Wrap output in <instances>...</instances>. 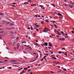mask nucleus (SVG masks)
<instances>
[{
	"instance_id": "nucleus-55",
	"label": "nucleus",
	"mask_w": 74,
	"mask_h": 74,
	"mask_svg": "<svg viewBox=\"0 0 74 74\" xmlns=\"http://www.w3.org/2000/svg\"><path fill=\"white\" fill-rule=\"evenodd\" d=\"M8 69H12V67H8Z\"/></svg>"
},
{
	"instance_id": "nucleus-29",
	"label": "nucleus",
	"mask_w": 74,
	"mask_h": 74,
	"mask_svg": "<svg viewBox=\"0 0 74 74\" xmlns=\"http://www.w3.org/2000/svg\"><path fill=\"white\" fill-rule=\"evenodd\" d=\"M23 52H24V53H27V52H26V51H23Z\"/></svg>"
},
{
	"instance_id": "nucleus-14",
	"label": "nucleus",
	"mask_w": 74,
	"mask_h": 74,
	"mask_svg": "<svg viewBox=\"0 0 74 74\" xmlns=\"http://www.w3.org/2000/svg\"><path fill=\"white\" fill-rule=\"evenodd\" d=\"M69 7H70V8H73V6H71V5H69Z\"/></svg>"
},
{
	"instance_id": "nucleus-12",
	"label": "nucleus",
	"mask_w": 74,
	"mask_h": 74,
	"mask_svg": "<svg viewBox=\"0 0 74 74\" xmlns=\"http://www.w3.org/2000/svg\"><path fill=\"white\" fill-rule=\"evenodd\" d=\"M23 69V68H20V69H18V71H21V70H22Z\"/></svg>"
},
{
	"instance_id": "nucleus-64",
	"label": "nucleus",
	"mask_w": 74,
	"mask_h": 74,
	"mask_svg": "<svg viewBox=\"0 0 74 74\" xmlns=\"http://www.w3.org/2000/svg\"><path fill=\"white\" fill-rule=\"evenodd\" d=\"M20 74H23V73L22 72H21Z\"/></svg>"
},
{
	"instance_id": "nucleus-63",
	"label": "nucleus",
	"mask_w": 74,
	"mask_h": 74,
	"mask_svg": "<svg viewBox=\"0 0 74 74\" xmlns=\"http://www.w3.org/2000/svg\"><path fill=\"white\" fill-rule=\"evenodd\" d=\"M38 17L39 18H40V15H38Z\"/></svg>"
},
{
	"instance_id": "nucleus-27",
	"label": "nucleus",
	"mask_w": 74,
	"mask_h": 74,
	"mask_svg": "<svg viewBox=\"0 0 74 74\" xmlns=\"http://www.w3.org/2000/svg\"><path fill=\"white\" fill-rule=\"evenodd\" d=\"M39 25H37L36 26V27L37 28H38V27H39Z\"/></svg>"
},
{
	"instance_id": "nucleus-31",
	"label": "nucleus",
	"mask_w": 74,
	"mask_h": 74,
	"mask_svg": "<svg viewBox=\"0 0 74 74\" xmlns=\"http://www.w3.org/2000/svg\"><path fill=\"white\" fill-rule=\"evenodd\" d=\"M19 47V45H18L17 47V49H18Z\"/></svg>"
},
{
	"instance_id": "nucleus-17",
	"label": "nucleus",
	"mask_w": 74,
	"mask_h": 74,
	"mask_svg": "<svg viewBox=\"0 0 74 74\" xmlns=\"http://www.w3.org/2000/svg\"><path fill=\"white\" fill-rule=\"evenodd\" d=\"M18 39H19V37H17V38H16V40H18Z\"/></svg>"
},
{
	"instance_id": "nucleus-19",
	"label": "nucleus",
	"mask_w": 74,
	"mask_h": 74,
	"mask_svg": "<svg viewBox=\"0 0 74 74\" xmlns=\"http://www.w3.org/2000/svg\"><path fill=\"white\" fill-rule=\"evenodd\" d=\"M4 29L2 28H0V30H4Z\"/></svg>"
},
{
	"instance_id": "nucleus-9",
	"label": "nucleus",
	"mask_w": 74,
	"mask_h": 74,
	"mask_svg": "<svg viewBox=\"0 0 74 74\" xmlns=\"http://www.w3.org/2000/svg\"><path fill=\"white\" fill-rule=\"evenodd\" d=\"M67 52H65L64 53V54L65 56H67Z\"/></svg>"
},
{
	"instance_id": "nucleus-53",
	"label": "nucleus",
	"mask_w": 74,
	"mask_h": 74,
	"mask_svg": "<svg viewBox=\"0 0 74 74\" xmlns=\"http://www.w3.org/2000/svg\"><path fill=\"white\" fill-rule=\"evenodd\" d=\"M63 70H64V71H66L67 70H66V69H63Z\"/></svg>"
},
{
	"instance_id": "nucleus-6",
	"label": "nucleus",
	"mask_w": 74,
	"mask_h": 74,
	"mask_svg": "<svg viewBox=\"0 0 74 74\" xmlns=\"http://www.w3.org/2000/svg\"><path fill=\"white\" fill-rule=\"evenodd\" d=\"M17 61V60H12L11 62H16Z\"/></svg>"
},
{
	"instance_id": "nucleus-3",
	"label": "nucleus",
	"mask_w": 74,
	"mask_h": 74,
	"mask_svg": "<svg viewBox=\"0 0 74 74\" xmlns=\"http://www.w3.org/2000/svg\"><path fill=\"white\" fill-rule=\"evenodd\" d=\"M59 16H62V17H63V16L60 13H58V14H57Z\"/></svg>"
},
{
	"instance_id": "nucleus-30",
	"label": "nucleus",
	"mask_w": 74,
	"mask_h": 74,
	"mask_svg": "<svg viewBox=\"0 0 74 74\" xmlns=\"http://www.w3.org/2000/svg\"><path fill=\"white\" fill-rule=\"evenodd\" d=\"M16 42H14L13 43V46H14V45H15V43Z\"/></svg>"
},
{
	"instance_id": "nucleus-58",
	"label": "nucleus",
	"mask_w": 74,
	"mask_h": 74,
	"mask_svg": "<svg viewBox=\"0 0 74 74\" xmlns=\"http://www.w3.org/2000/svg\"><path fill=\"white\" fill-rule=\"evenodd\" d=\"M33 54H34V55H36V53H33Z\"/></svg>"
},
{
	"instance_id": "nucleus-35",
	"label": "nucleus",
	"mask_w": 74,
	"mask_h": 74,
	"mask_svg": "<svg viewBox=\"0 0 74 74\" xmlns=\"http://www.w3.org/2000/svg\"><path fill=\"white\" fill-rule=\"evenodd\" d=\"M31 30H33V27H31Z\"/></svg>"
},
{
	"instance_id": "nucleus-33",
	"label": "nucleus",
	"mask_w": 74,
	"mask_h": 74,
	"mask_svg": "<svg viewBox=\"0 0 74 74\" xmlns=\"http://www.w3.org/2000/svg\"><path fill=\"white\" fill-rule=\"evenodd\" d=\"M52 23H56V21H52Z\"/></svg>"
},
{
	"instance_id": "nucleus-40",
	"label": "nucleus",
	"mask_w": 74,
	"mask_h": 74,
	"mask_svg": "<svg viewBox=\"0 0 74 74\" xmlns=\"http://www.w3.org/2000/svg\"><path fill=\"white\" fill-rule=\"evenodd\" d=\"M41 24H43V23H44V22L41 21Z\"/></svg>"
},
{
	"instance_id": "nucleus-18",
	"label": "nucleus",
	"mask_w": 74,
	"mask_h": 74,
	"mask_svg": "<svg viewBox=\"0 0 74 74\" xmlns=\"http://www.w3.org/2000/svg\"><path fill=\"white\" fill-rule=\"evenodd\" d=\"M28 4V2H25L24 3V4Z\"/></svg>"
},
{
	"instance_id": "nucleus-16",
	"label": "nucleus",
	"mask_w": 74,
	"mask_h": 74,
	"mask_svg": "<svg viewBox=\"0 0 74 74\" xmlns=\"http://www.w3.org/2000/svg\"><path fill=\"white\" fill-rule=\"evenodd\" d=\"M54 26H55L56 29H57V28H58V27H57V26H56V25H54Z\"/></svg>"
},
{
	"instance_id": "nucleus-20",
	"label": "nucleus",
	"mask_w": 74,
	"mask_h": 74,
	"mask_svg": "<svg viewBox=\"0 0 74 74\" xmlns=\"http://www.w3.org/2000/svg\"><path fill=\"white\" fill-rule=\"evenodd\" d=\"M62 52L59 51L58 52V53H59L60 54Z\"/></svg>"
},
{
	"instance_id": "nucleus-50",
	"label": "nucleus",
	"mask_w": 74,
	"mask_h": 74,
	"mask_svg": "<svg viewBox=\"0 0 74 74\" xmlns=\"http://www.w3.org/2000/svg\"><path fill=\"white\" fill-rule=\"evenodd\" d=\"M45 55H47V56H48V55H49V54H45Z\"/></svg>"
},
{
	"instance_id": "nucleus-41",
	"label": "nucleus",
	"mask_w": 74,
	"mask_h": 74,
	"mask_svg": "<svg viewBox=\"0 0 74 74\" xmlns=\"http://www.w3.org/2000/svg\"><path fill=\"white\" fill-rule=\"evenodd\" d=\"M47 22H49V21H48V20H45Z\"/></svg>"
},
{
	"instance_id": "nucleus-37",
	"label": "nucleus",
	"mask_w": 74,
	"mask_h": 74,
	"mask_svg": "<svg viewBox=\"0 0 74 74\" xmlns=\"http://www.w3.org/2000/svg\"><path fill=\"white\" fill-rule=\"evenodd\" d=\"M38 55H37L36 56V58H38Z\"/></svg>"
},
{
	"instance_id": "nucleus-36",
	"label": "nucleus",
	"mask_w": 74,
	"mask_h": 74,
	"mask_svg": "<svg viewBox=\"0 0 74 74\" xmlns=\"http://www.w3.org/2000/svg\"><path fill=\"white\" fill-rule=\"evenodd\" d=\"M57 34H58V35H59V36H60V35H61V34H60V33H58Z\"/></svg>"
},
{
	"instance_id": "nucleus-7",
	"label": "nucleus",
	"mask_w": 74,
	"mask_h": 74,
	"mask_svg": "<svg viewBox=\"0 0 74 74\" xmlns=\"http://www.w3.org/2000/svg\"><path fill=\"white\" fill-rule=\"evenodd\" d=\"M5 29H6V30H11V28H5Z\"/></svg>"
},
{
	"instance_id": "nucleus-59",
	"label": "nucleus",
	"mask_w": 74,
	"mask_h": 74,
	"mask_svg": "<svg viewBox=\"0 0 74 74\" xmlns=\"http://www.w3.org/2000/svg\"><path fill=\"white\" fill-rule=\"evenodd\" d=\"M72 4L73 5H74V2H72Z\"/></svg>"
},
{
	"instance_id": "nucleus-49",
	"label": "nucleus",
	"mask_w": 74,
	"mask_h": 74,
	"mask_svg": "<svg viewBox=\"0 0 74 74\" xmlns=\"http://www.w3.org/2000/svg\"><path fill=\"white\" fill-rule=\"evenodd\" d=\"M26 42H22V43L23 44V43H26Z\"/></svg>"
},
{
	"instance_id": "nucleus-46",
	"label": "nucleus",
	"mask_w": 74,
	"mask_h": 74,
	"mask_svg": "<svg viewBox=\"0 0 74 74\" xmlns=\"http://www.w3.org/2000/svg\"><path fill=\"white\" fill-rule=\"evenodd\" d=\"M28 2H32V1H31V0H29V1H28Z\"/></svg>"
},
{
	"instance_id": "nucleus-8",
	"label": "nucleus",
	"mask_w": 74,
	"mask_h": 74,
	"mask_svg": "<svg viewBox=\"0 0 74 74\" xmlns=\"http://www.w3.org/2000/svg\"><path fill=\"white\" fill-rule=\"evenodd\" d=\"M51 58L52 59H55V60H56L57 59V58H56L55 57H51Z\"/></svg>"
},
{
	"instance_id": "nucleus-32",
	"label": "nucleus",
	"mask_w": 74,
	"mask_h": 74,
	"mask_svg": "<svg viewBox=\"0 0 74 74\" xmlns=\"http://www.w3.org/2000/svg\"><path fill=\"white\" fill-rule=\"evenodd\" d=\"M36 60H33L31 62H34V61H35Z\"/></svg>"
},
{
	"instance_id": "nucleus-51",
	"label": "nucleus",
	"mask_w": 74,
	"mask_h": 74,
	"mask_svg": "<svg viewBox=\"0 0 74 74\" xmlns=\"http://www.w3.org/2000/svg\"><path fill=\"white\" fill-rule=\"evenodd\" d=\"M61 33H62V34H64V33H63V32L62 31L61 32Z\"/></svg>"
},
{
	"instance_id": "nucleus-42",
	"label": "nucleus",
	"mask_w": 74,
	"mask_h": 74,
	"mask_svg": "<svg viewBox=\"0 0 74 74\" xmlns=\"http://www.w3.org/2000/svg\"><path fill=\"white\" fill-rule=\"evenodd\" d=\"M72 33H73V34H74V31H72Z\"/></svg>"
},
{
	"instance_id": "nucleus-22",
	"label": "nucleus",
	"mask_w": 74,
	"mask_h": 74,
	"mask_svg": "<svg viewBox=\"0 0 74 74\" xmlns=\"http://www.w3.org/2000/svg\"><path fill=\"white\" fill-rule=\"evenodd\" d=\"M47 57V56H45L44 57L43 59H45Z\"/></svg>"
},
{
	"instance_id": "nucleus-34",
	"label": "nucleus",
	"mask_w": 74,
	"mask_h": 74,
	"mask_svg": "<svg viewBox=\"0 0 74 74\" xmlns=\"http://www.w3.org/2000/svg\"><path fill=\"white\" fill-rule=\"evenodd\" d=\"M9 23H10V22H8L6 24V25H8Z\"/></svg>"
},
{
	"instance_id": "nucleus-43",
	"label": "nucleus",
	"mask_w": 74,
	"mask_h": 74,
	"mask_svg": "<svg viewBox=\"0 0 74 74\" xmlns=\"http://www.w3.org/2000/svg\"><path fill=\"white\" fill-rule=\"evenodd\" d=\"M22 72L23 73H25V71H23Z\"/></svg>"
},
{
	"instance_id": "nucleus-47",
	"label": "nucleus",
	"mask_w": 74,
	"mask_h": 74,
	"mask_svg": "<svg viewBox=\"0 0 74 74\" xmlns=\"http://www.w3.org/2000/svg\"><path fill=\"white\" fill-rule=\"evenodd\" d=\"M12 4H13L15 5V4H16V3H12Z\"/></svg>"
},
{
	"instance_id": "nucleus-2",
	"label": "nucleus",
	"mask_w": 74,
	"mask_h": 74,
	"mask_svg": "<svg viewBox=\"0 0 74 74\" xmlns=\"http://www.w3.org/2000/svg\"><path fill=\"white\" fill-rule=\"evenodd\" d=\"M43 46H47L48 45V43H45L43 44Z\"/></svg>"
},
{
	"instance_id": "nucleus-56",
	"label": "nucleus",
	"mask_w": 74,
	"mask_h": 74,
	"mask_svg": "<svg viewBox=\"0 0 74 74\" xmlns=\"http://www.w3.org/2000/svg\"><path fill=\"white\" fill-rule=\"evenodd\" d=\"M8 45H11V44H10V43L9 42H8Z\"/></svg>"
},
{
	"instance_id": "nucleus-45",
	"label": "nucleus",
	"mask_w": 74,
	"mask_h": 74,
	"mask_svg": "<svg viewBox=\"0 0 74 74\" xmlns=\"http://www.w3.org/2000/svg\"><path fill=\"white\" fill-rule=\"evenodd\" d=\"M31 71V70H30V69H29V70H28V71H28V72H29V71Z\"/></svg>"
},
{
	"instance_id": "nucleus-28",
	"label": "nucleus",
	"mask_w": 74,
	"mask_h": 74,
	"mask_svg": "<svg viewBox=\"0 0 74 74\" xmlns=\"http://www.w3.org/2000/svg\"><path fill=\"white\" fill-rule=\"evenodd\" d=\"M36 46H37V45H38V47H39V46H38V45L37 43H36Z\"/></svg>"
},
{
	"instance_id": "nucleus-54",
	"label": "nucleus",
	"mask_w": 74,
	"mask_h": 74,
	"mask_svg": "<svg viewBox=\"0 0 74 74\" xmlns=\"http://www.w3.org/2000/svg\"><path fill=\"white\" fill-rule=\"evenodd\" d=\"M29 30H30V28L28 27L27 28Z\"/></svg>"
},
{
	"instance_id": "nucleus-39",
	"label": "nucleus",
	"mask_w": 74,
	"mask_h": 74,
	"mask_svg": "<svg viewBox=\"0 0 74 74\" xmlns=\"http://www.w3.org/2000/svg\"><path fill=\"white\" fill-rule=\"evenodd\" d=\"M22 62L23 63H25V61L24 60V61H23Z\"/></svg>"
},
{
	"instance_id": "nucleus-11",
	"label": "nucleus",
	"mask_w": 74,
	"mask_h": 74,
	"mask_svg": "<svg viewBox=\"0 0 74 74\" xmlns=\"http://www.w3.org/2000/svg\"><path fill=\"white\" fill-rule=\"evenodd\" d=\"M14 24L13 23H11L10 24V26H12V25H14Z\"/></svg>"
},
{
	"instance_id": "nucleus-15",
	"label": "nucleus",
	"mask_w": 74,
	"mask_h": 74,
	"mask_svg": "<svg viewBox=\"0 0 74 74\" xmlns=\"http://www.w3.org/2000/svg\"><path fill=\"white\" fill-rule=\"evenodd\" d=\"M0 15H4V14L3 13H0Z\"/></svg>"
},
{
	"instance_id": "nucleus-60",
	"label": "nucleus",
	"mask_w": 74,
	"mask_h": 74,
	"mask_svg": "<svg viewBox=\"0 0 74 74\" xmlns=\"http://www.w3.org/2000/svg\"><path fill=\"white\" fill-rule=\"evenodd\" d=\"M34 36H36V34L35 33H34Z\"/></svg>"
},
{
	"instance_id": "nucleus-24",
	"label": "nucleus",
	"mask_w": 74,
	"mask_h": 74,
	"mask_svg": "<svg viewBox=\"0 0 74 74\" xmlns=\"http://www.w3.org/2000/svg\"><path fill=\"white\" fill-rule=\"evenodd\" d=\"M62 49H63V50H65L66 49L64 47H63Z\"/></svg>"
},
{
	"instance_id": "nucleus-4",
	"label": "nucleus",
	"mask_w": 74,
	"mask_h": 74,
	"mask_svg": "<svg viewBox=\"0 0 74 74\" xmlns=\"http://www.w3.org/2000/svg\"><path fill=\"white\" fill-rule=\"evenodd\" d=\"M44 29L45 30H46V31H47V32H48V30H49V29H47V28H45Z\"/></svg>"
},
{
	"instance_id": "nucleus-13",
	"label": "nucleus",
	"mask_w": 74,
	"mask_h": 74,
	"mask_svg": "<svg viewBox=\"0 0 74 74\" xmlns=\"http://www.w3.org/2000/svg\"><path fill=\"white\" fill-rule=\"evenodd\" d=\"M49 44L50 45H52V43H51V42L49 43Z\"/></svg>"
},
{
	"instance_id": "nucleus-21",
	"label": "nucleus",
	"mask_w": 74,
	"mask_h": 74,
	"mask_svg": "<svg viewBox=\"0 0 74 74\" xmlns=\"http://www.w3.org/2000/svg\"><path fill=\"white\" fill-rule=\"evenodd\" d=\"M39 6L41 7H44V5H39Z\"/></svg>"
},
{
	"instance_id": "nucleus-25",
	"label": "nucleus",
	"mask_w": 74,
	"mask_h": 74,
	"mask_svg": "<svg viewBox=\"0 0 74 74\" xmlns=\"http://www.w3.org/2000/svg\"><path fill=\"white\" fill-rule=\"evenodd\" d=\"M52 5H53V6L54 7H56V6H55V5H54V4H52Z\"/></svg>"
},
{
	"instance_id": "nucleus-10",
	"label": "nucleus",
	"mask_w": 74,
	"mask_h": 74,
	"mask_svg": "<svg viewBox=\"0 0 74 74\" xmlns=\"http://www.w3.org/2000/svg\"><path fill=\"white\" fill-rule=\"evenodd\" d=\"M3 34H5V35H8V33H4Z\"/></svg>"
},
{
	"instance_id": "nucleus-44",
	"label": "nucleus",
	"mask_w": 74,
	"mask_h": 74,
	"mask_svg": "<svg viewBox=\"0 0 74 74\" xmlns=\"http://www.w3.org/2000/svg\"><path fill=\"white\" fill-rule=\"evenodd\" d=\"M24 58H25V59H27V58L26 57H24Z\"/></svg>"
},
{
	"instance_id": "nucleus-62",
	"label": "nucleus",
	"mask_w": 74,
	"mask_h": 74,
	"mask_svg": "<svg viewBox=\"0 0 74 74\" xmlns=\"http://www.w3.org/2000/svg\"><path fill=\"white\" fill-rule=\"evenodd\" d=\"M36 31H37V32H38V31H39V30H38V29H37Z\"/></svg>"
},
{
	"instance_id": "nucleus-1",
	"label": "nucleus",
	"mask_w": 74,
	"mask_h": 74,
	"mask_svg": "<svg viewBox=\"0 0 74 74\" xmlns=\"http://www.w3.org/2000/svg\"><path fill=\"white\" fill-rule=\"evenodd\" d=\"M10 33H11L12 34H17V32H10Z\"/></svg>"
},
{
	"instance_id": "nucleus-23",
	"label": "nucleus",
	"mask_w": 74,
	"mask_h": 74,
	"mask_svg": "<svg viewBox=\"0 0 74 74\" xmlns=\"http://www.w3.org/2000/svg\"><path fill=\"white\" fill-rule=\"evenodd\" d=\"M34 5H36V4H33V5H31V6H33Z\"/></svg>"
},
{
	"instance_id": "nucleus-38",
	"label": "nucleus",
	"mask_w": 74,
	"mask_h": 74,
	"mask_svg": "<svg viewBox=\"0 0 74 74\" xmlns=\"http://www.w3.org/2000/svg\"><path fill=\"white\" fill-rule=\"evenodd\" d=\"M57 66V67L58 68H59V69H60V66Z\"/></svg>"
},
{
	"instance_id": "nucleus-52",
	"label": "nucleus",
	"mask_w": 74,
	"mask_h": 74,
	"mask_svg": "<svg viewBox=\"0 0 74 74\" xmlns=\"http://www.w3.org/2000/svg\"><path fill=\"white\" fill-rule=\"evenodd\" d=\"M44 60V59H43V58L41 60V62H42V61H43V60Z\"/></svg>"
},
{
	"instance_id": "nucleus-48",
	"label": "nucleus",
	"mask_w": 74,
	"mask_h": 74,
	"mask_svg": "<svg viewBox=\"0 0 74 74\" xmlns=\"http://www.w3.org/2000/svg\"><path fill=\"white\" fill-rule=\"evenodd\" d=\"M24 48V47H23V46H22V49L23 50Z\"/></svg>"
},
{
	"instance_id": "nucleus-26",
	"label": "nucleus",
	"mask_w": 74,
	"mask_h": 74,
	"mask_svg": "<svg viewBox=\"0 0 74 74\" xmlns=\"http://www.w3.org/2000/svg\"><path fill=\"white\" fill-rule=\"evenodd\" d=\"M24 69L25 70H27V68H24Z\"/></svg>"
},
{
	"instance_id": "nucleus-57",
	"label": "nucleus",
	"mask_w": 74,
	"mask_h": 74,
	"mask_svg": "<svg viewBox=\"0 0 74 74\" xmlns=\"http://www.w3.org/2000/svg\"><path fill=\"white\" fill-rule=\"evenodd\" d=\"M62 40H65V38H62Z\"/></svg>"
},
{
	"instance_id": "nucleus-5",
	"label": "nucleus",
	"mask_w": 74,
	"mask_h": 74,
	"mask_svg": "<svg viewBox=\"0 0 74 74\" xmlns=\"http://www.w3.org/2000/svg\"><path fill=\"white\" fill-rule=\"evenodd\" d=\"M54 32L55 33H59V32L56 31V30L55 29H54Z\"/></svg>"
},
{
	"instance_id": "nucleus-61",
	"label": "nucleus",
	"mask_w": 74,
	"mask_h": 74,
	"mask_svg": "<svg viewBox=\"0 0 74 74\" xmlns=\"http://www.w3.org/2000/svg\"><path fill=\"white\" fill-rule=\"evenodd\" d=\"M48 48H49V49H51V47H48Z\"/></svg>"
}]
</instances>
